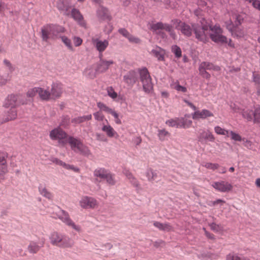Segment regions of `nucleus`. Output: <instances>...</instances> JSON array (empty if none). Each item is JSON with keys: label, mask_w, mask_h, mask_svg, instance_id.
Here are the masks:
<instances>
[{"label": "nucleus", "mask_w": 260, "mask_h": 260, "mask_svg": "<svg viewBox=\"0 0 260 260\" xmlns=\"http://www.w3.org/2000/svg\"><path fill=\"white\" fill-rule=\"evenodd\" d=\"M253 113L252 110H246L242 112L243 117L249 121L253 120Z\"/></svg>", "instance_id": "obj_33"}, {"label": "nucleus", "mask_w": 260, "mask_h": 260, "mask_svg": "<svg viewBox=\"0 0 260 260\" xmlns=\"http://www.w3.org/2000/svg\"><path fill=\"white\" fill-rule=\"evenodd\" d=\"M244 32L241 29H240L238 27H235L233 36H236L238 38H242L244 36Z\"/></svg>", "instance_id": "obj_53"}, {"label": "nucleus", "mask_w": 260, "mask_h": 260, "mask_svg": "<svg viewBox=\"0 0 260 260\" xmlns=\"http://www.w3.org/2000/svg\"><path fill=\"white\" fill-rule=\"evenodd\" d=\"M140 80L143 84V90L147 93H149L153 89L151 78L146 68L139 69Z\"/></svg>", "instance_id": "obj_2"}, {"label": "nucleus", "mask_w": 260, "mask_h": 260, "mask_svg": "<svg viewBox=\"0 0 260 260\" xmlns=\"http://www.w3.org/2000/svg\"><path fill=\"white\" fill-rule=\"evenodd\" d=\"M92 43L100 53L104 51L109 45V42L106 40L101 41L98 39H95L92 40Z\"/></svg>", "instance_id": "obj_16"}, {"label": "nucleus", "mask_w": 260, "mask_h": 260, "mask_svg": "<svg viewBox=\"0 0 260 260\" xmlns=\"http://www.w3.org/2000/svg\"><path fill=\"white\" fill-rule=\"evenodd\" d=\"M102 130L106 133L107 136L110 138L113 137L115 134H116V132L110 125H104L102 127Z\"/></svg>", "instance_id": "obj_32"}, {"label": "nucleus", "mask_w": 260, "mask_h": 260, "mask_svg": "<svg viewBox=\"0 0 260 260\" xmlns=\"http://www.w3.org/2000/svg\"><path fill=\"white\" fill-rule=\"evenodd\" d=\"M212 186L216 190L221 192H228L233 189L232 185L225 181L214 182L212 183Z\"/></svg>", "instance_id": "obj_5"}, {"label": "nucleus", "mask_w": 260, "mask_h": 260, "mask_svg": "<svg viewBox=\"0 0 260 260\" xmlns=\"http://www.w3.org/2000/svg\"><path fill=\"white\" fill-rule=\"evenodd\" d=\"M114 176V175L113 174L109 172L106 177L105 178V179L106 180L107 183L110 185H114L116 183Z\"/></svg>", "instance_id": "obj_42"}, {"label": "nucleus", "mask_w": 260, "mask_h": 260, "mask_svg": "<svg viewBox=\"0 0 260 260\" xmlns=\"http://www.w3.org/2000/svg\"><path fill=\"white\" fill-rule=\"evenodd\" d=\"M58 218L67 225L72 227L75 230L80 231V228L75 224L70 218L68 213L64 210H61V213L58 215Z\"/></svg>", "instance_id": "obj_7"}, {"label": "nucleus", "mask_w": 260, "mask_h": 260, "mask_svg": "<svg viewBox=\"0 0 260 260\" xmlns=\"http://www.w3.org/2000/svg\"><path fill=\"white\" fill-rule=\"evenodd\" d=\"M8 157L7 152L0 153V179L4 178L5 174L8 171L6 158Z\"/></svg>", "instance_id": "obj_10"}, {"label": "nucleus", "mask_w": 260, "mask_h": 260, "mask_svg": "<svg viewBox=\"0 0 260 260\" xmlns=\"http://www.w3.org/2000/svg\"><path fill=\"white\" fill-rule=\"evenodd\" d=\"M17 117V112L15 108H11L7 112V116L2 123L15 119Z\"/></svg>", "instance_id": "obj_28"}, {"label": "nucleus", "mask_w": 260, "mask_h": 260, "mask_svg": "<svg viewBox=\"0 0 260 260\" xmlns=\"http://www.w3.org/2000/svg\"><path fill=\"white\" fill-rule=\"evenodd\" d=\"M49 239L52 245L60 248H70L74 244V240L71 238L56 232L51 233Z\"/></svg>", "instance_id": "obj_1"}, {"label": "nucleus", "mask_w": 260, "mask_h": 260, "mask_svg": "<svg viewBox=\"0 0 260 260\" xmlns=\"http://www.w3.org/2000/svg\"><path fill=\"white\" fill-rule=\"evenodd\" d=\"M166 124L172 127H181V124L179 120L171 119L167 121Z\"/></svg>", "instance_id": "obj_47"}, {"label": "nucleus", "mask_w": 260, "mask_h": 260, "mask_svg": "<svg viewBox=\"0 0 260 260\" xmlns=\"http://www.w3.org/2000/svg\"><path fill=\"white\" fill-rule=\"evenodd\" d=\"M57 7L60 11H68V6L64 2L63 0H59L57 3Z\"/></svg>", "instance_id": "obj_44"}, {"label": "nucleus", "mask_w": 260, "mask_h": 260, "mask_svg": "<svg viewBox=\"0 0 260 260\" xmlns=\"http://www.w3.org/2000/svg\"><path fill=\"white\" fill-rule=\"evenodd\" d=\"M38 94L40 98L43 100H48L51 96L50 92L47 90H44L43 88L38 87Z\"/></svg>", "instance_id": "obj_31"}, {"label": "nucleus", "mask_w": 260, "mask_h": 260, "mask_svg": "<svg viewBox=\"0 0 260 260\" xmlns=\"http://www.w3.org/2000/svg\"><path fill=\"white\" fill-rule=\"evenodd\" d=\"M210 229L215 232H218L221 230V227L220 225L216 224L215 222H212L209 224Z\"/></svg>", "instance_id": "obj_57"}, {"label": "nucleus", "mask_w": 260, "mask_h": 260, "mask_svg": "<svg viewBox=\"0 0 260 260\" xmlns=\"http://www.w3.org/2000/svg\"><path fill=\"white\" fill-rule=\"evenodd\" d=\"M212 116H213V114L207 109H203L202 111H196L192 114V118L193 119H205Z\"/></svg>", "instance_id": "obj_17"}, {"label": "nucleus", "mask_w": 260, "mask_h": 260, "mask_svg": "<svg viewBox=\"0 0 260 260\" xmlns=\"http://www.w3.org/2000/svg\"><path fill=\"white\" fill-rule=\"evenodd\" d=\"M50 137L53 140L65 139L68 137V134L61 128H56L52 129L50 132Z\"/></svg>", "instance_id": "obj_12"}, {"label": "nucleus", "mask_w": 260, "mask_h": 260, "mask_svg": "<svg viewBox=\"0 0 260 260\" xmlns=\"http://www.w3.org/2000/svg\"><path fill=\"white\" fill-rule=\"evenodd\" d=\"M215 133L218 135H227L229 132L223 128H222L219 126H216L214 127Z\"/></svg>", "instance_id": "obj_48"}, {"label": "nucleus", "mask_w": 260, "mask_h": 260, "mask_svg": "<svg viewBox=\"0 0 260 260\" xmlns=\"http://www.w3.org/2000/svg\"><path fill=\"white\" fill-rule=\"evenodd\" d=\"M118 32L122 35L124 37L127 39L130 33L124 28H119L118 30Z\"/></svg>", "instance_id": "obj_63"}, {"label": "nucleus", "mask_w": 260, "mask_h": 260, "mask_svg": "<svg viewBox=\"0 0 260 260\" xmlns=\"http://www.w3.org/2000/svg\"><path fill=\"white\" fill-rule=\"evenodd\" d=\"M153 225L160 231L169 232L173 229L172 226L169 223H162L158 221H154Z\"/></svg>", "instance_id": "obj_26"}, {"label": "nucleus", "mask_w": 260, "mask_h": 260, "mask_svg": "<svg viewBox=\"0 0 260 260\" xmlns=\"http://www.w3.org/2000/svg\"><path fill=\"white\" fill-rule=\"evenodd\" d=\"M38 87H34L29 89L26 93L27 97L31 98L30 99L32 100V98H34L37 93H38Z\"/></svg>", "instance_id": "obj_45"}, {"label": "nucleus", "mask_w": 260, "mask_h": 260, "mask_svg": "<svg viewBox=\"0 0 260 260\" xmlns=\"http://www.w3.org/2000/svg\"><path fill=\"white\" fill-rule=\"evenodd\" d=\"M150 54L156 57L158 61H164L165 60V55L166 51L161 47L156 46L155 48L153 49Z\"/></svg>", "instance_id": "obj_15"}, {"label": "nucleus", "mask_w": 260, "mask_h": 260, "mask_svg": "<svg viewBox=\"0 0 260 260\" xmlns=\"http://www.w3.org/2000/svg\"><path fill=\"white\" fill-rule=\"evenodd\" d=\"M193 32L195 38L199 41L206 43L208 42V38L206 31L208 29V26L206 25H200L197 23L192 24Z\"/></svg>", "instance_id": "obj_3"}, {"label": "nucleus", "mask_w": 260, "mask_h": 260, "mask_svg": "<svg viewBox=\"0 0 260 260\" xmlns=\"http://www.w3.org/2000/svg\"><path fill=\"white\" fill-rule=\"evenodd\" d=\"M71 16L73 18L78 22L79 25L83 27H86V23L79 10L76 8L72 9L71 11Z\"/></svg>", "instance_id": "obj_14"}, {"label": "nucleus", "mask_w": 260, "mask_h": 260, "mask_svg": "<svg viewBox=\"0 0 260 260\" xmlns=\"http://www.w3.org/2000/svg\"><path fill=\"white\" fill-rule=\"evenodd\" d=\"M146 176L148 178V180L150 182H158L160 180L157 171L152 169H149L147 170Z\"/></svg>", "instance_id": "obj_24"}, {"label": "nucleus", "mask_w": 260, "mask_h": 260, "mask_svg": "<svg viewBox=\"0 0 260 260\" xmlns=\"http://www.w3.org/2000/svg\"><path fill=\"white\" fill-rule=\"evenodd\" d=\"M108 95L113 99L117 98V93L114 91L112 87H109L107 88Z\"/></svg>", "instance_id": "obj_51"}, {"label": "nucleus", "mask_w": 260, "mask_h": 260, "mask_svg": "<svg viewBox=\"0 0 260 260\" xmlns=\"http://www.w3.org/2000/svg\"><path fill=\"white\" fill-rule=\"evenodd\" d=\"M172 52L174 54L177 58H179L182 56V51L180 47L177 45H174L171 48Z\"/></svg>", "instance_id": "obj_38"}, {"label": "nucleus", "mask_w": 260, "mask_h": 260, "mask_svg": "<svg viewBox=\"0 0 260 260\" xmlns=\"http://www.w3.org/2000/svg\"><path fill=\"white\" fill-rule=\"evenodd\" d=\"M157 135L159 139L161 141H164L166 140V137H169L170 136V134L165 129H158Z\"/></svg>", "instance_id": "obj_36"}, {"label": "nucleus", "mask_w": 260, "mask_h": 260, "mask_svg": "<svg viewBox=\"0 0 260 260\" xmlns=\"http://www.w3.org/2000/svg\"><path fill=\"white\" fill-rule=\"evenodd\" d=\"M252 81L255 84H260V75L256 74L255 72L252 73Z\"/></svg>", "instance_id": "obj_62"}, {"label": "nucleus", "mask_w": 260, "mask_h": 260, "mask_svg": "<svg viewBox=\"0 0 260 260\" xmlns=\"http://www.w3.org/2000/svg\"><path fill=\"white\" fill-rule=\"evenodd\" d=\"M210 30H211L213 32L212 34H215V32L221 34L222 31L221 28L219 26H209Z\"/></svg>", "instance_id": "obj_55"}, {"label": "nucleus", "mask_w": 260, "mask_h": 260, "mask_svg": "<svg viewBox=\"0 0 260 260\" xmlns=\"http://www.w3.org/2000/svg\"><path fill=\"white\" fill-rule=\"evenodd\" d=\"M97 106L101 110H102L109 114H111L113 111V110L107 106L105 104L100 102L97 103Z\"/></svg>", "instance_id": "obj_40"}, {"label": "nucleus", "mask_w": 260, "mask_h": 260, "mask_svg": "<svg viewBox=\"0 0 260 260\" xmlns=\"http://www.w3.org/2000/svg\"><path fill=\"white\" fill-rule=\"evenodd\" d=\"M94 118L98 121H103L104 119V116L101 111H98L93 114Z\"/></svg>", "instance_id": "obj_56"}, {"label": "nucleus", "mask_w": 260, "mask_h": 260, "mask_svg": "<svg viewBox=\"0 0 260 260\" xmlns=\"http://www.w3.org/2000/svg\"><path fill=\"white\" fill-rule=\"evenodd\" d=\"M215 137L209 130L201 129L198 136V141L202 144H206L208 141L214 142Z\"/></svg>", "instance_id": "obj_4"}, {"label": "nucleus", "mask_w": 260, "mask_h": 260, "mask_svg": "<svg viewBox=\"0 0 260 260\" xmlns=\"http://www.w3.org/2000/svg\"><path fill=\"white\" fill-rule=\"evenodd\" d=\"M178 30H180L181 33L187 37H190L193 32V28L188 24L183 22L181 24Z\"/></svg>", "instance_id": "obj_23"}, {"label": "nucleus", "mask_w": 260, "mask_h": 260, "mask_svg": "<svg viewBox=\"0 0 260 260\" xmlns=\"http://www.w3.org/2000/svg\"><path fill=\"white\" fill-rule=\"evenodd\" d=\"M127 39L129 42L132 43L139 44L141 42V40L139 38L136 37L131 34L128 37Z\"/></svg>", "instance_id": "obj_52"}, {"label": "nucleus", "mask_w": 260, "mask_h": 260, "mask_svg": "<svg viewBox=\"0 0 260 260\" xmlns=\"http://www.w3.org/2000/svg\"><path fill=\"white\" fill-rule=\"evenodd\" d=\"M96 204V200L87 196L83 197L80 201V206L84 209L94 208Z\"/></svg>", "instance_id": "obj_11"}, {"label": "nucleus", "mask_w": 260, "mask_h": 260, "mask_svg": "<svg viewBox=\"0 0 260 260\" xmlns=\"http://www.w3.org/2000/svg\"><path fill=\"white\" fill-rule=\"evenodd\" d=\"M200 75L203 78H206L207 79H209L210 78L211 75L210 74L204 70H201L199 69Z\"/></svg>", "instance_id": "obj_60"}, {"label": "nucleus", "mask_w": 260, "mask_h": 260, "mask_svg": "<svg viewBox=\"0 0 260 260\" xmlns=\"http://www.w3.org/2000/svg\"><path fill=\"white\" fill-rule=\"evenodd\" d=\"M199 69L204 70L205 71L213 70L215 71H219L220 70V68L219 66L214 65L211 62L207 61L202 62L199 65Z\"/></svg>", "instance_id": "obj_21"}, {"label": "nucleus", "mask_w": 260, "mask_h": 260, "mask_svg": "<svg viewBox=\"0 0 260 260\" xmlns=\"http://www.w3.org/2000/svg\"><path fill=\"white\" fill-rule=\"evenodd\" d=\"M52 98H58L60 96L62 93V85L59 83H53L50 92Z\"/></svg>", "instance_id": "obj_18"}, {"label": "nucleus", "mask_w": 260, "mask_h": 260, "mask_svg": "<svg viewBox=\"0 0 260 260\" xmlns=\"http://www.w3.org/2000/svg\"><path fill=\"white\" fill-rule=\"evenodd\" d=\"M165 25L163 23L161 22H157L156 23L153 24L151 25V29L153 31H156L159 29H164V27Z\"/></svg>", "instance_id": "obj_46"}, {"label": "nucleus", "mask_w": 260, "mask_h": 260, "mask_svg": "<svg viewBox=\"0 0 260 260\" xmlns=\"http://www.w3.org/2000/svg\"><path fill=\"white\" fill-rule=\"evenodd\" d=\"M97 16L100 21H109L112 17L107 8L101 6L96 11Z\"/></svg>", "instance_id": "obj_9"}, {"label": "nucleus", "mask_w": 260, "mask_h": 260, "mask_svg": "<svg viewBox=\"0 0 260 260\" xmlns=\"http://www.w3.org/2000/svg\"><path fill=\"white\" fill-rule=\"evenodd\" d=\"M44 241H42L40 245L35 242H31L28 246L27 249L30 253H37L40 248L44 246Z\"/></svg>", "instance_id": "obj_22"}, {"label": "nucleus", "mask_w": 260, "mask_h": 260, "mask_svg": "<svg viewBox=\"0 0 260 260\" xmlns=\"http://www.w3.org/2000/svg\"><path fill=\"white\" fill-rule=\"evenodd\" d=\"M61 41L64 44V45L68 47V48L71 50H73V48L72 45L71 41L66 36H61L60 37Z\"/></svg>", "instance_id": "obj_41"}, {"label": "nucleus", "mask_w": 260, "mask_h": 260, "mask_svg": "<svg viewBox=\"0 0 260 260\" xmlns=\"http://www.w3.org/2000/svg\"><path fill=\"white\" fill-rule=\"evenodd\" d=\"M49 25L51 26L52 37L56 36L59 33L64 31V27L61 26L54 24H49Z\"/></svg>", "instance_id": "obj_30"}, {"label": "nucleus", "mask_w": 260, "mask_h": 260, "mask_svg": "<svg viewBox=\"0 0 260 260\" xmlns=\"http://www.w3.org/2000/svg\"><path fill=\"white\" fill-rule=\"evenodd\" d=\"M32 101V100L31 99H27L21 95V98H20V99L18 100V105L20 104H27V103L31 102Z\"/></svg>", "instance_id": "obj_59"}, {"label": "nucleus", "mask_w": 260, "mask_h": 260, "mask_svg": "<svg viewBox=\"0 0 260 260\" xmlns=\"http://www.w3.org/2000/svg\"><path fill=\"white\" fill-rule=\"evenodd\" d=\"M84 121H84L83 116L74 118L72 119L71 120L72 123H74L76 124L81 123Z\"/></svg>", "instance_id": "obj_64"}, {"label": "nucleus", "mask_w": 260, "mask_h": 260, "mask_svg": "<svg viewBox=\"0 0 260 260\" xmlns=\"http://www.w3.org/2000/svg\"><path fill=\"white\" fill-rule=\"evenodd\" d=\"M113 64L114 61L112 60H106L101 58L96 63V72L98 74L105 73L108 70L109 67Z\"/></svg>", "instance_id": "obj_8"}, {"label": "nucleus", "mask_w": 260, "mask_h": 260, "mask_svg": "<svg viewBox=\"0 0 260 260\" xmlns=\"http://www.w3.org/2000/svg\"><path fill=\"white\" fill-rule=\"evenodd\" d=\"M204 166L207 169H211L212 170H215L218 169L219 167L218 164H212L210 162L206 163Z\"/></svg>", "instance_id": "obj_54"}, {"label": "nucleus", "mask_w": 260, "mask_h": 260, "mask_svg": "<svg viewBox=\"0 0 260 260\" xmlns=\"http://www.w3.org/2000/svg\"><path fill=\"white\" fill-rule=\"evenodd\" d=\"M68 143L71 146V149L75 152H77L76 149H78L82 143L80 140L77 139L72 136L68 138Z\"/></svg>", "instance_id": "obj_25"}, {"label": "nucleus", "mask_w": 260, "mask_h": 260, "mask_svg": "<svg viewBox=\"0 0 260 260\" xmlns=\"http://www.w3.org/2000/svg\"><path fill=\"white\" fill-rule=\"evenodd\" d=\"M78 150L80 153L84 156H88L90 154V151L88 148L83 143L81 145Z\"/></svg>", "instance_id": "obj_39"}, {"label": "nucleus", "mask_w": 260, "mask_h": 260, "mask_svg": "<svg viewBox=\"0 0 260 260\" xmlns=\"http://www.w3.org/2000/svg\"><path fill=\"white\" fill-rule=\"evenodd\" d=\"M209 36L211 40L215 43L223 44L228 43L226 37L221 34L217 32H215V34H210Z\"/></svg>", "instance_id": "obj_19"}, {"label": "nucleus", "mask_w": 260, "mask_h": 260, "mask_svg": "<svg viewBox=\"0 0 260 260\" xmlns=\"http://www.w3.org/2000/svg\"><path fill=\"white\" fill-rule=\"evenodd\" d=\"M41 37L42 40L46 42L48 41L49 39L54 38L52 37L51 26L49 24L44 26L41 28Z\"/></svg>", "instance_id": "obj_20"}, {"label": "nucleus", "mask_w": 260, "mask_h": 260, "mask_svg": "<svg viewBox=\"0 0 260 260\" xmlns=\"http://www.w3.org/2000/svg\"><path fill=\"white\" fill-rule=\"evenodd\" d=\"M62 167H63L66 169L72 170L76 172H77L79 171V169L78 168L75 167L73 165H70L67 164L65 163L64 162H63Z\"/></svg>", "instance_id": "obj_61"}, {"label": "nucleus", "mask_w": 260, "mask_h": 260, "mask_svg": "<svg viewBox=\"0 0 260 260\" xmlns=\"http://www.w3.org/2000/svg\"><path fill=\"white\" fill-rule=\"evenodd\" d=\"M21 98L20 94H11L7 96L5 103V106L6 108L11 107V108H15L18 106V100Z\"/></svg>", "instance_id": "obj_13"}, {"label": "nucleus", "mask_w": 260, "mask_h": 260, "mask_svg": "<svg viewBox=\"0 0 260 260\" xmlns=\"http://www.w3.org/2000/svg\"><path fill=\"white\" fill-rule=\"evenodd\" d=\"M124 82L128 86H133L138 79V73L135 70H130L123 76Z\"/></svg>", "instance_id": "obj_6"}, {"label": "nucleus", "mask_w": 260, "mask_h": 260, "mask_svg": "<svg viewBox=\"0 0 260 260\" xmlns=\"http://www.w3.org/2000/svg\"><path fill=\"white\" fill-rule=\"evenodd\" d=\"M231 136V139L232 140H234L236 141H242V138L240 135L238 134H236L235 132L233 131L230 132Z\"/></svg>", "instance_id": "obj_58"}, {"label": "nucleus", "mask_w": 260, "mask_h": 260, "mask_svg": "<svg viewBox=\"0 0 260 260\" xmlns=\"http://www.w3.org/2000/svg\"><path fill=\"white\" fill-rule=\"evenodd\" d=\"M86 71L87 72V76L90 79H93L96 77V75L98 74L96 72V69L94 71L92 69H87Z\"/></svg>", "instance_id": "obj_50"}, {"label": "nucleus", "mask_w": 260, "mask_h": 260, "mask_svg": "<svg viewBox=\"0 0 260 260\" xmlns=\"http://www.w3.org/2000/svg\"><path fill=\"white\" fill-rule=\"evenodd\" d=\"M109 171L104 168H98L94 170L93 175L94 176L102 179H105V177Z\"/></svg>", "instance_id": "obj_27"}, {"label": "nucleus", "mask_w": 260, "mask_h": 260, "mask_svg": "<svg viewBox=\"0 0 260 260\" xmlns=\"http://www.w3.org/2000/svg\"><path fill=\"white\" fill-rule=\"evenodd\" d=\"M217 255L210 252H204L198 255V257L201 259L209 260L216 258Z\"/></svg>", "instance_id": "obj_29"}, {"label": "nucleus", "mask_w": 260, "mask_h": 260, "mask_svg": "<svg viewBox=\"0 0 260 260\" xmlns=\"http://www.w3.org/2000/svg\"><path fill=\"white\" fill-rule=\"evenodd\" d=\"M225 24L226 29L232 34V35H234V29L236 27V25H234L231 20L226 21L225 22Z\"/></svg>", "instance_id": "obj_43"}, {"label": "nucleus", "mask_w": 260, "mask_h": 260, "mask_svg": "<svg viewBox=\"0 0 260 260\" xmlns=\"http://www.w3.org/2000/svg\"><path fill=\"white\" fill-rule=\"evenodd\" d=\"M39 191L40 193L44 197L49 199L52 198L51 193L49 192L45 187H43L42 185H39Z\"/></svg>", "instance_id": "obj_34"}, {"label": "nucleus", "mask_w": 260, "mask_h": 260, "mask_svg": "<svg viewBox=\"0 0 260 260\" xmlns=\"http://www.w3.org/2000/svg\"><path fill=\"white\" fill-rule=\"evenodd\" d=\"M226 260H249L244 257H240L237 254L235 253H231L226 255Z\"/></svg>", "instance_id": "obj_37"}, {"label": "nucleus", "mask_w": 260, "mask_h": 260, "mask_svg": "<svg viewBox=\"0 0 260 260\" xmlns=\"http://www.w3.org/2000/svg\"><path fill=\"white\" fill-rule=\"evenodd\" d=\"M253 122L254 123H260V107L256 106L253 110Z\"/></svg>", "instance_id": "obj_35"}, {"label": "nucleus", "mask_w": 260, "mask_h": 260, "mask_svg": "<svg viewBox=\"0 0 260 260\" xmlns=\"http://www.w3.org/2000/svg\"><path fill=\"white\" fill-rule=\"evenodd\" d=\"M179 122L181 124V127H183V128L189 127L192 123V121L191 120H187L184 118H182L179 120Z\"/></svg>", "instance_id": "obj_49"}]
</instances>
